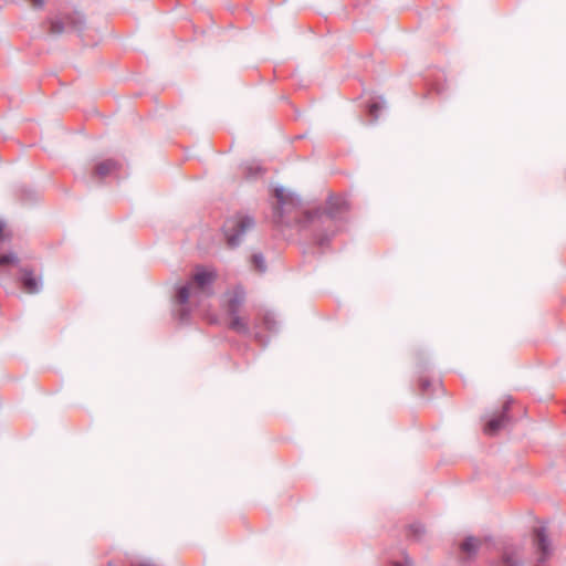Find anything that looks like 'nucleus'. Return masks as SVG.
I'll return each instance as SVG.
<instances>
[{"label":"nucleus","instance_id":"1","mask_svg":"<svg viewBox=\"0 0 566 566\" xmlns=\"http://www.w3.org/2000/svg\"><path fill=\"white\" fill-rule=\"evenodd\" d=\"M214 273L205 269H197L191 281L179 289L178 301L180 304H199L203 296L211 294V284L214 281Z\"/></svg>","mask_w":566,"mask_h":566},{"label":"nucleus","instance_id":"12","mask_svg":"<svg viewBox=\"0 0 566 566\" xmlns=\"http://www.w3.org/2000/svg\"><path fill=\"white\" fill-rule=\"evenodd\" d=\"M252 264L254 265V269L260 272H263L265 270L264 260L260 254H254L252 256Z\"/></svg>","mask_w":566,"mask_h":566},{"label":"nucleus","instance_id":"6","mask_svg":"<svg viewBox=\"0 0 566 566\" xmlns=\"http://www.w3.org/2000/svg\"><path fill=\"white\" fill-rule=\"evenodd\" d=\"M520 548L517 546H506L503 549L499 566H520Z\"/></svg>","mask_w":566,"mask_h":566},{"label":"nucleus","instance_id":"2","mask_svg":"<svg viewBox=\"0 0 566 566\" xmlns=\"http://www.w3.org/2000/svg\"><path fill=\"white\" fill-rule=\"evenodd\" d=\"M254 222L247 216H234L229 218L223 226V232L228 245L235 247L241 240V235L253 227Z\"/></svg>","mask_w":566,"mask_h":566},{"label":"nucleus","instance_id":"14","mask_svg":"<svg viewBox=\"0 0 566 566\" xmlns=\"http://www.w3.org/2000/svg\"><path fill=\"white\" fill-rule=\"evenodd\" d=\"M3 228H4V227H3V224H2V223H0V240L2 239Z\"/></svg>","mask_w":566,"mask_h":566},{"label":"nucleus","instance_id":"11","mask_svg":"<svg viewBox=\"0 0 566 566\" xmlns=\"http://www.w3.org/2000/svg\"><path fill=\"white\" fill-rule=\"evenodd\" d=\"M18 261V256L13 253L0 254V265L17 264Z\"/></svg>","mask_w":566,"mask_h":566},{"label":"nucleus","instance_id":"4","mask_svg":"<svg viewBox=\"0 0 566 566\" xmlns=\"http://www.w3.org/2000/svg\"><path fill=\"white\" fill-rule=\"evenodd\" d=\"M506 408L507 406H504L501 411L492 415L484 426V433L486 434H495L500 429L504 428L507 423V417H506Z\"/></svg>","mask_w":566,"mask_h":566},{"label":"nucleus","instance_id":"5","mask_svg":"<svg viewBox=\"0 0 566 566\" xmlns=\"http://www.w3.org/2000/svg\"><path fill=\"white\" fill-rule=\"evenodd\" d=\"M21 284L24 292L35 294L40 291L41 284L34 272L29 269L21 270Z\"/></svg>","mask_w":566,"mask_h":566},{"label":"nucleus","instance_id":"3","mask_svg":"<svg viewBox=\"0 0 566 566\" xmlns=\"http://www.w3.org/2000/svg\"><path fill=\"white\" fill-rule=\"evenodd\" d=\"M533 542H534V545L536 548V554L538 555V557H537L538 565L537 566H541V564L551 554V543L545 534L544 528L539 527V528L535 530Z\"/></svg>","mask_w":566,"mask_h":566},{"label":"nucleus","instance_id":"9","mask_svg":"<svg viewBox=\"0 0 566 566\" xmlns=\"http://www.w3.org/2000/svg\"><path fill=\"white\" fill-rule=\"evenodd\" d=\"M116 168H117V163L112 159H107V160L101 161L96 166L95 171L98 176L104 177V176L111 174L112 171H114Z\"/></svg>","mask_w":566,"mask_h":566},{"label":"nucleus","instance_id":"7","mask_svg":"<svg viewBox=\"0 0 566 566\" xmlns=\"http://www.w3.org/2000/svg\"><path fill=\"white\" fill-rule=\"evenodd\" d=\"M244 300V294L241 291L233 292L232 295L229 296L226 303V310L228 314H234L238 312L240 305Z\"/></svg>","mask_w":566,"mask_h":566},{"label":"nucleus","instance_id":"10","mask_svg":"<svg viewBox=\"0 0 566 566\" xmlns=\"http://www.w3.org/2000/svg\"><path fill=\"white\" fill-rule=\"evenodd\" d=\"M480 539L475 538V537H468L461 545V549L462 552L471 555V554H475L478 548L480 547Z\"/></svg>","mask_w":566,"mask_h":566},{"label":"nucleus","instance_id":"13","mask_svg":"<svg viewBox=\"0 0 566 566\" xmlns=\"http://www.w3.org/2000/svg\"><path fill=\"white\" fill-rule=\"evenodd\" d=\"M275 197L277 198L279 202L284 203L285 202V195L283 189H276L275 190Z\"/></svg>","mask_w":566,"mask_h":566},{"label":"nucleus","instance_id":"8","mask_svg":"<svg viewBox=\"0 0 566 566\" xmlns=\"http://www.w3.org/2000/svg\"><path fill=\"white\" fill-rule=\"evenodd\" d=\"M228 315H229V321H230L229 322L230 327L233 331L239 332V333L248 332V324L244 321V318H242L238 315V312H235L234 314H228Z\"/></svg>","mask_w":566,"mask_h":566}]
</instances>
